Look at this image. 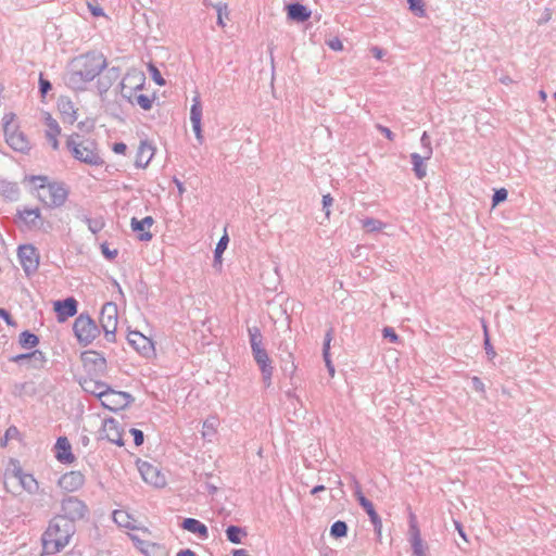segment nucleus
Wrapping results in <instances>:
<instances>
[{
    "instance_id": "f257e3e1",
    "label": "nucleus",
    "mask_w": 556,
    "mask_h": 556,
    "mask_svg": "<svg viewBox=\"0 0 556 556\" xmlns=\"http://www.w3.org/2000/svg\"><path fill=\"white\" fill-rule=\"evenodd\" d=\"M108 66L102 53L88 52L75 58L64 76L65 85L73 90H86L92 81Z\"/></svg>"
},
{
    "instance_id": "f03ea898",
    "label": "nucleus",
    "mask_w": 556,
    "mask_h": 556,
    "mask_svg": "<svg viewBox=\"0 0 556 556\" xmlns=\"http://www.w3.org/2000/svg\"><path fill=\"white\" fill-rule=\"evenodd\" d=\"M76 531V526L55 514L41 534L43 553L47 555L60 553L70 544Z\"/></svg>"
},
{
    "instance_id": "7ed1b4c3",
    "label": "nucleus",
    "mask_w": 556,
    "mask_h": 556,
    "mask_svg": "<svg viewBox=\"0 0 556 556\" xmlns=\"http://www.w3.org/2000/svg\"><path fill=\"white\" fill-rule=\"evenodd\" d=\"M33 193L48 208L61 207L65 204L70 190L62 181L50 180L48 176H29Z\"/></svg>"
},
{
    "instance_id": "20e7f679",
    "label": "nucleus",
    "mask_w": 556,
    "mask_h": 556,
    "mask_svg": "<svg viewBox=\"0 0 556 556\" xmlns=\"http://www.w3.org/2000/svg\"><path fill=\"white\" fill-rule=\"evenodd\" d=\"M80 138L79 134H73L66 140V148L73 157L88 165H102L103 160L98 153L97 143L91 139L80 140Z\"/></svg>"
},
{
    "instance_id": "39448f33",
    "label": "nucleus",
    "mask_w": 556,
    "mask_h": 556,
    "mask_svg": "<svg viewBox=\"0 0 556 556\" xmlns=\"http://www.w3.org/2000/svg\"><path fill=\"white\" fill-rule=\"evenodd\" d=\"M56 515L76 526L77 522L89 518L90 509L78 496L64 495L60 501V510Z\"/></svg>"
},
{
    "instance_id": "423d86ee",
    "label": "nucleus",
    "mask_w": 556,
    "mask_h": 556,
    "mask_svg": "<svg viewBox=\"0 0 556 556\" xmlns=\"http://www.w3.org/2000/svg\"><path fill=\"white\" fill-rule=\"evenodd\" d=\"M14 223L22 231H48L51 228V224L45 220L38 207L18 208Z\"/></svg>"
},
{
    "instance_id": "0eeeda50",
    "label": "nucleus",
    "mask_w": 556,
    "mask_h": 556,
    "mask_svg": "<svg viewBox=\"0 0 556 556\" xmlns=\"http://www.w3.org/2000/svg\"><path fill=\"white\" fill-rule=\"evenodd\" d=\"M74 334L80 345L87 346L100 334V327L88 314H80L73 324Z\"/></svg>"
},
{
    "instance_id": "6e6552de",
    "label": "nucleus",
    "mask_w": 556,
    "mask_h": 556,
    "mask_svg": "<svg viewBox=\"0 0 556 556\" xmlns=\"http://www.w3.org/2000/svg\"><path fill=\"white\" fill-rule=\"evenodd\" d=\"M118 308L113 302H106L103 304L100 312V326L104 332V338L108 342L115 341V333L117 329Z\"/></svg>"
},
{
    "instance_id": "1a4fd4ad",
    "label": "nucleus",
    "mask_w": 556,
    "mask_h": 556,
    "mask_svg": "<svg viewBox=\"0 0 556 556\" xmlns=\"http://www.w3.org/2000/svg\"><path fill=\"white\" fill-rule=\"evenodd\" d=\"M99 394L102 405L112 412L124 409L135 401L130 393L115 391L111 387L105 388L104 391H99Z\"/></svg>"
},
{
    "instance_id": "9d476101",
    "label": "nucleus",
    "mask_w": 556,
    "mask_h": 556,
    "mask_svg": "<svg viewBox=\"0 0 556 556\" xmlns=\"http://www.w3.org/2000/svg\"><path fill=\"white\" fill-rule=\"evenodd\" d=\"M17 256L27 276H30L37 271L39 266V253L34 245H21L17 250Z\"/></svg>"
},
{
    "instance_id": "9b49d317",
    "label": "nucleus",
    "mask_w": 556,
    "mask_h": 556,
    "mask_svg": "<svg viewBox=\"0 0 556 556\" xmlns=\"http://www.w3.org/2000/svg\"><path fill=\"white\" fill-rule=\"evenodd\" d=\"M128 343L143 357L150 358L155 355L153 341L139 331H129Z\"/></svg>"
},
{
    "instance_id": "f8f14e48",
    "label": "nucleus",
    "mask_w": 556,
    "mask_h": 556,
    "mask_svg": "<svg viewBox=\"0 0 556 556\" xmlns=\"http://www.w3.org/2000/svg\"><path fill=\"white\" fill-rule=\"evenodd\" d=\"M253 358L258 366L261 374H262V380L266 388H268L271 384V377L274 374V367L271 365V359L269 358V355L266 351V349H261L257 351L252 352Z\"/></svg>"
},
{
    "instance_id": "ddd939ff",
    "label": "nucleus",
    "mask_w": 556,
    "mask_h": 556,
    "mask_svg": "<svg viewBox=\"0 0 556 556\" xmlns=\"http://www.w3.org/2000/svg\"><path fill=\"white\" fill-rule=\"evenodd\" d=\"M142 479L154 486L161 488L166 483L165 476L161 473L159 468L148 462H141L138 465Z\"/></svg>"
},
{
    "instance_id": "4468645a",
    "label": "nucleus",
    "mask_w": 556,
    "mask_h": 556,
    "mask_svg": "<svg viewBox=\"0 0 556 556\" xmlns=\"http://www.w3.org/2000/svg\"><path fill=\"white\" fill-rule=\"evenodd\" d=\"M85 480V476L80 471L73 470L61 476L58 484L62 490L72 493L81 489Z\"/></svg>"
},
{
    "instance_id": "2eb2a0df",
    "label": "nucleus",
    "mask_w": 556,
    "mask_h": 556,
    "mask_svg": "<svg viewBox=\"0 0 556 556\" xmlns=\"http://www.w3.org/2000/svg\"><path fill=\"white\" fill-rule=\"evenodd\" d=\"M78 302L75 298L70 296L64 300L54 302V312L56 313L58 321L63 323L67 318L77 314Z\"/></svg>"
},
{
    "instance_id": "dca6fc26",
    "label": "nucleus",
    "mask_w": 556,
    "mask_h": 556,
    "mask_svg": "<svg viewBox=\"0 0 556 556\" xmlns=\"http://www.w3.org/2000/svg\"><path fill=\"white\" fill-rule=\"evenodd\" d=\"M12 473L20 481L22 488L29 494L37 493L39 489V483L35 479V477L31 473L24 472L17 460L12 462Z\"/></svg>"
},
{
    "instance_id": "f3484780",
    "label": "nucleus",
    "mask_w": 556,
    "mask_h": 556,
    "mask_svg": "<svg viewBox=\"0 0 556 556\" xmlns=\"http://www.w3.org/2000/svg\"><path fill=\"white\" fill-rule=\"evenodd\" d=\"M103 437L113 444L117 446H124L125 442L123 440V429L121 428L119 422L114 418H108L103 422L102 428Z\"/></svg>"
},
{
    "instance_id": "a211bd4d",
    "label": "nucleus",
    "mask_w": 556,
    "mask_h": 556,
    "mask_svg": "<svg viewBox=\"0 0 556 556\" xmlns=\"http://www.w3.org/2000/svg\"><path fill=\"white\" fill-rule=\"evenodd\" d=\"M7 143L17 152H28L30 150V142L23 131L14 128L4 132Z\"/></svg>"
},
{
    "instance_id": "6ab92c4d",
    "label": "nucleus",
    "mask_w": 556,
    "mask_h": 556,
    "mask_svg": "<svg viewBox=\"0 0 556 556\" xmlns=\"http://www.w3.org/2000/svg\"><path fill=\"white\" fill-rule=\"evenodd\" d=\"M190 121L192 124V129L194 131L195 138L199 144L204 142V137L202 135V104L199 97L193 98V103L190 109Z\"/></svg>"
},
{
    "instance_id": "aec40b11",
    "label": "nucleus",
    "mask_w": 556,
    "mask_h": 556,
    "mask_svg": "<svg viewBox=\"0 0 556 556\" xmlns=\"http://www.w3.org/2000/svg\"><path fill=\"white\" fill-rule=\"evenodd\" d=\"M121 71L118 67H105L97 80V88L100 94H104L113 86V84L119 78Z\"/></svg>"
},
{
    "instance_id": "412c9836",
    "label": "nucleus",
    "mask_w": 556,
    "mask_h": 556,
    "mask_svg": "<svg viewBox=\"0 0 556 556\" xmlns=\"http://www.w3.org/2000/svg\"><path fill=\"white\" fill-rule=\"evenodd\" d=\"M55 458L61 464H72L75 460V456L72 452V446L66 437L58 438L55 445Z\"/></svg>"
},
{
    "instance_id": "4be33fe9",
    "label": "nucleus",
    "mask_w": 556,
    "mask_h": 556,
    "mask_svg": "<svg viewBox=\"0 0 556 556\" xmlns=\"http://www.w3.org/2000/svg\"><path fill=\"white\" fill-rule=\"evenodd\" d=\"M153 224L154 219L152 216H146L142 219L132 217L130 220L131 230L138 235L140 241H150L152 239V233L146 229L150 228Z\"/></svg>"
},
{
    "instance_id": "5701e85b",
    "label": "nucleus",
    "mask_w": 556,
    "mask_h": 556,
    "mask_svg": "<svg viewBox=\"0 0 556 556\" xmlns=\"http://www.w3.org/2000/svg\"><path fill=\"white\" fill-rule=\"evenodd\" d=\"M154 147L148 140H141L137 150L135 165L138 168H146L154 155Z\"/></svg>"
},
{
    "instance_id": "b1692460",
    "label": "nucleus",
    "mask_w": 556,
    "mask_h": 556,
    "mask_svg": "<svg viewBox=\"0 0 556 556\" xmlns=\"http://www.w3.org/2000/svg\"><path fill=\"white\" fill-rule=\"evenodd\" d=\"M409 533H410V545L413 551V556H428L427 551L428 546L424 543L420 531L415 523H409Z\"/></svg>"
},
{
    "instance_id": "393cba45",
    "label": "nucleus",
    "mask_w": 556,
    "mask_h": 556,
    "mask_svg": "<svg viewBox=\"0 0 556 556\" xmlns=\"http://www.w3.org/2000/svg\"><path fill=\"white\" fill-rule=\"evenodd\" d=\"M311 10L299 2L290 3L287 5V16L289 20L303 23L311 17Z\"/></svg>"
},
{
    "instance_id": "a878e982",
    "label": "nucleus",
    "mask_w": 556,
    "mask_h": 556,
    "mask_svg": "<svg viewBox=\"0 0 556 556\" xmlns=\"http://www.w3.org/2000/svg\"><path fill=\"white\" fill-rule=\"evenodd\" d=\"M280 361L283 364V370L293 372L296 369L294 364L293 349L287 341H281L278 345Z\"/></svg>"
},
{
    "instance_id": "bb28decb",
    "label": "nucleus",
    "mask_w": 556,
    "mask_h": 556,
    "mask_svg": "<svg viewBox=\"0 0 556 556\" xmlns=\"http://www.w3.org/2000/svg\"><path fill=\"white\" fill-rule=\"evenodd\" d=\"M180 526L184 530L198 535L201 540H206L208 538L207 527L198 519L185 518Z\"/></svg>"
},
{
    "instance_id": "cd10ccee",
    "label": "nucleus",
    "mask_w": 556,
    "mask_h": 556,
    "mask_svg": "<svg viewBox=\"0 0 556 556\" xmlns=\"http://www.w3.org/2000/svg\"><path fill=\"white\" fill-rule=\"evenodd\" d=\"M58 110L61 114L62 122L67 124H74L77 119V111L74 103L68 99H60L58 102Z\"/></svg>"
},
{
    "instance_id": "c85d7f7f",
    "label": "nucleus",
    "mask_w": 556,
    "mask_h": 556,
    "mask_svg": "<svg viewBox=\"0 0 556 556\" xmlns=\"http://www.w3.org/2000/svg\"><path fill=\"white\" fill-rule=\"evenodd\" d=\"M20 187L17 182L0 180V194L11 202L17 201L20 198Z\"/></svg>"
},
{
    "instance_id": "c756f323",
    "label": "nucleus",
    "mask_w": 556,
    "mask_h": 556,
    "mask_svg": "<svg viewBox=\"0 0 556 556\" xmlns=\"http://www.w3.org/2000/svg\"><path fill=\"white\" fill-rule=\"evenodd\" d=\"M355 496L361 507L367 513L369 519H378L379 515L377 514L374 504L363 494L358 484L356 485Z\"/></svg>"
},
{
    "instance_id": "7c9ffc66",
    "label": "nucleus",
    "mask_w": 556,
    "mask_h": 556,
    "mask_svg": "<svg viewBox=\"0 0 556 556\" xmlns=\"http://www.w3.org/2000/svg\"><path fill=\"white\" fill-rule=\"evenodd\" d=\"M425 160V155H420L419 153L414 152L410 154L413 170L415 176L420 180L427 176V166L424 163Z\"/></svg>"
},
{
    "instance_id": "2f4dec72",
    "label": "nucleus",
    "mask_w": 556,
    "mask_h": 556,
    "mask_svg": "<svg viewBox=\"0 0 556 556\" xmlns=\"http://www.w3.org/2000/svg\"><path fill=\"white\" fill-rule=\"evenodd\" d=\"M84 361L86 363H91L97 371H104L106 368L105 358L98 352L89 351L84 354Z\"/></svg>"
},
{
    "instance_id": "473e14b6",
    "label": "nucleus",
    "mask_w": 556,
    "mask_h": 556,
    "mask_svg": "<svg viewBox=\"0 0 556 556\" xmlns=\"http://www.w3.org/2000/svg\"><path fill=\"white\" fill-rule=\"evenodd\" d=\"M218 419L211 417L204 420L202 426V437L207 441H212L217 433Z\"/></svg>"
},
{
    "instance_id": "72a5a7b5",
    "label": "nucleus",
    "mask_w": 556,
    "mask_h": 556,
    "mask_svg": "<svg viewBox=\"0 0 556 556\" xmlns=\"http://www.w3.org/2000/svg\"><path fill=\"white\" fill-rule=\"evenodd\" d=\"M248 533L244 528L238 526H228L226 529L227 540L233 544H241L242 538L247 536Z\"/></svg>"
},
{
    "instance_id": "f704fd0d",
    "label": "nucleus",
    "mask_w": 556,
    "mask_h": 556,
    "mask_svg": "<svg viewBox=\"0 0 556 556\" xmlns=\"http://www.w3.org/2000/svg\"><path fill=\"white\" fill-rule=\"evenodd\" d=\"M18 343L23 349H34L39 344V338L35 333L25 330L18 336Z\"/></svg>"
},
{
    "instance_id": "c9c22d12",
    "label": "nucleus",
    "mask_w": 556,
    "mask_h": 556,
    "mask_svg": "<svg viewBox=\"0 0 556 556\" xmlns=\"http://www.w3.org/2000/svg\"><path fill=\"white\" fill-rule=\"evenodd\" d=\"M249 332V341L251 345V351H257L264 349L263 346V336L258 327L248 328Z\"/></svg>"
},
{
    "instance_id": "e433bc0d",
    "label": "nucleus",
    "mask_w": 556,
    "mask_h": 556,
    "mask_svg": "<svg viewBox=\"0 0 556 556\" xmlns=\"http://www.w3.org/2000/svg\"><path fill=\"white\" fill-rule=\"evenodd\" d=\"M47 363L45 353L40 350H34L29 352L28 366L34 369H42Z\"/></svg>"
},
{
    "instance_id": "4c0bfd02",
    "label": "nucleus",
    "mask_w": 556,
    "mask_h": 556,
    "mask_svg": "<svg viewBox=\"0 0 556 556\" xmlns=\"http://www.w3.org/2000/svg\"><path fill=\"white\" fill-rule=\"evenodd\" d=\"M36 389L33 382H18L13 386L12 394L17 397H22L25 394L34 395Z\"/></svg>"
},
{
    "instance_id": "58836bf2",
    "label": "nucleus",
    "mask_w": 556,
    "mask_h": 556,
    "mask_svg": "<svg viewBox=\"0 0 556 556\" xmlns=\"http://www.w3.org/2000/svg\"><path fill=\"white\" fill-rule=\"evenodd\" d=\"M131 517L124 510H114L113 513V520L116 525L119 527H124L127 529H137L135 525L130 521Z\"/></svg>"
},
{
    "instance_id": "ea45409f",
    "label": "nucleus",
    "mask_w": 556,
    "mask_h": 556,
    "mask_svg": "<svg viewBox=\"0 0 556 556\" xmlns=\"http://www.w3.org/2000/svg\"><path fill=\"white\" fill-rule=\"evenodd\" d=\"M349 527L345 521L337 520L330 527V535L333 539H341L348 535Z\"/></svg>"
},
{
    "instance_id": "a19ab883",
    "label": "nucleus",
    "mask_w": 556,
    "mask_h": 556,
    "mask_svg": "<svg viewBox=\"0 0 556 556\" xmlns=\"http://www.w3.org/2000/svg\"><path fill=\"white\" fill-rule=\"evenodd\" d=\"M228 242V235L224 233V236L219 239L214 250V266H216L217 264H222V255L224 251L227 249Z\"/></svg>"
},
{
    "instance_id": "79ce46f5",
    "label": "nucleus",
    "mask_w": 556,
    "mask_h": 556,
    "mask_svg": "<svg viewBox=\"0 0 556 556\" xmlns=\"http://www.w3.org/2000/svg\"><path fill=\"white\" fill-rule=\"evenodd\" d=\"M110 386H108L105 382H101V381H85V383L83 384V388L86 392H90L91 394L98 396L100 399V394H99V391H104L105 388H109Z\"/></svg>"
},
{
    "instance_id": "37998d69",
    "label": "nucleus",
    "mask_w": 556,
    "mask_h": 556,
    "mask_svg": "<svg viewBox=\"0 0 556 556\" xmlns=\"http://www.w3.org/2000/svg\"><path fill=\"white\" fill-rule=\"evenodd\" d=\"M362 226L366 231L375 232L382 230L384 223L372 217H366L362 220Z\"/></svg>"
},
{
    "instance_id": "c03bdc74",
    "label": "nucleus",
    "mask_w": 556,
    "mask_h": 556,
    "mask_svg": "<svg viewBox=\"0 0 556 556\" xmlns=\"http://www.w3.org/2000/svg\"><path fill=\"white\" fill-rule=\"evenodd\" d=\"M45 124L47 126L46 137H53V135L61 134V127L59 123L50 114H47Z\"/></svg>"
},
{
    "instance_id": "a18cd8bd",
    "label": "nucleus",
    "mask_w": 556,
    "mask_h": 556,
    "mask_svg": "<svg viewBox=\"0 0 556 556\" xmlns=\"http://www.w3.org/2000/svg\"><path fill=\"white\" fill-rule=\"evenodd\" d=\"M143 555H146V556H165L166 548L164 545H162L160 543L150 542V544L147 545V549L143 551Z\"/></svg>"
},
{
    "instance_id": "49530a36",
    "label": "nucleus",
    "mask_w": 556,
    "mask_h": 556,
    "mask_svg": "<svg viewBox=\"0 0 556 556\" xmlns=\"http://www.w3.org/2000/svg\"><path fill=\"white\" fill-rule=\"evenodd\" d=\"M217 13V25L220 27H225L224 16L228 17V5L225 2H218L216 4H211Z\"/></svg>"
},
{
    "instance_id": "de8ad7c7",
    "label": "nucleus",
    "mask_w": 556,
    "mask_h": 556,
    "mask_svg": "<svg viewBox=\"0 0 556 556\" xmlns=\"http://www.w3.org/2000/svg\"><path fill=\"white\" fill-rule=\"evenodd\" d=\"M408 3L409 10L418 17H424L426 15L425 2L424 0H406Z\"/></svg>"
},
{
    "instance_id": "09e8293b",
    "label": "nucleus",
    "mask_w": 556,
    "mask_h": 556,
    "mask_svg": "<svg viewBox=\"0 0 556 556\" xmlns=\"http://www.w3.org/2000/svg\"><path fill=\"white\" fill-rule=\"evenodd\" d=\"M85 222L92 233L100 232L104 227V222L100 217H85Z\"/></svg>"
},
{
    "instance_id": "8fccbe9b",
    "label": "nucleus",
    "mask_w": 556,
    "mask_h": 556,
    "mask_svg": "<svg viewBox=\"0 0 556 556\" xmlns=\"http://www.w3.org/2000/svg\"><path fill=\"white\" fill-rule=\"evenodd\" d=\"M483 331H484L483 345H484L485 353H486L489 359H493L496 356V352H495L493 345L491 344L486 325H483Z\"/></svg>"
},
{
    "instance_id": "3c124183",
    "label": "nucleus",
    "mask_w": 556,
    "mask_h": 556,
    "mask_svg": "<svg viewBox=\"0 0 556 556\" xmlns=\"http://www.w3.org/2000/svg\"><path fill=\"white\" fill-rule=\"evenodd\" d=\"M332 339H333V328H330L325 334L324 344H323V358H327L330 356V343H331Z\"/></svg>"
},
{
    "instance_id": "603ef678",
    "label": "nucleus",
    "mask_w": 556,
    "mask_h": 556,
    "mask_svg": "<svg viewBox=\"0 0 556 556\" xmlns=\"http://www.w3.org/2000/svg\"><path fill=\"white\" fill-rule=\"evenodd\" d=\"M135 102L144 111H149L152 108L153 100L147 94H138L135 97Z\"/></svg>"
},
{
    "instance_id": "864d4df0",
    "label": "nucleus",
    "mask_w": 556,
    "mask_h": 556,
    "mask_svg": "<svg viewBox=\"0 0 556 556\" xmlns=\"http://www.w3.org/2000/svg\"><path fill=\"white\" fill-rule=\"evenodd\" d=\"M420 143L422 148L425 149V159H430L432 155V147H431V140L430 137L426 131L421 135Z\"/></svg>"
},
{
    "instance_id": "5fc2aeb1",
    "label": "nucleus",
    "mask_w": 556,
    "mask_h": 556,
    "mask_svg": "<svg viewBox=\"0 0 556 556\" xmlns=\"http://www.w3.org/2000/svg\"><path fill=\"white\" fill-rule=\"evenodd\" d=\"M39 92L41 97H46L47 93L52 89V84L49 79L45 78L42 74L39 76Z\"/></svg>"
},
{
    "instance_id": "6e6d98bb",
    "label": "nucleus",
    "mask_w": 556,
    "mask_h": 556,
    "mask_svg": "<svg viewBox=\"0 0 556 556\" xmlns=\"http://www.w3.org/2000/svg\"><path fill=\"white\" fill-rule=\"evenodd\" d=\"M508 197V192L505 188H501L495 190L493 197H492V204L493 206L504 202Z\"/></svg>"
},
{
    "instance_id": "4d7b16f0",
    "label": "nucleus",
    "mask_w": 556,
    "mask_h": 556,
    "mask_svg": "<svg viewBox=\"0 0 556 556\" xmlns=\"http://www.w3.org/2000/svg\"><path fill=\"white\" fill-rule=\"evenodd\" d=\"M382 336L384 339H388L392 343L400 342V337L397 336V333L394 331V329L392 327H384L382 329Z\"/></svg>"
},
{
    "instance_id": "13d9d810",
    "label": "nucleus",
    "mask_w": 556,
    "mask_h": 556,
    "mask_svg": "<svg viewBox=\"0 0 556 556\" xmlns=\"http://www.w3.org/2000/svg\"><path fill=\"white\" fill-rule=\"evenodd\" d=\"M149 70H150L152 79L154 80V83L156 85L164 86L166 84L165 79L161 75L160 71L153 64H150Z\"/></svg>"
},
{
    "instance_id": "bf43d9fd",
    "label": "nucleus",
    "mask_w": 556,
    "mask_h": 556,
    "mask_svg": "<svg viewBox=\"0 0 556 556\" xmlns=\"http://www.w3.org/2000/svg\"><path fill=\"white\" fill-rule=\"evenodd\" d=\"M377 130L382 134L388 140L394 141L395 140V134L388 127L377 124L376 125Z\"/></svg>"
},
{
    "instance_id": "052dcab7",
    "label": "nucleus",
    "mask_w": 556,
    "mask_h": 556,
    "mask_svg": "<svg viewBox=\"0 0 556 556\" xmlns=\"http://www.w3.org/2000/svg\"><path fill=\"white\" fill-rule=\"evenodd\" d=\"M130 433L134 437V442L136 446H140L143 444L144 441V434L141 430L131 428Z\"/></svg>"
},
{
    "instance_id": "680f3d73",
    "label": "nucleus",
    "mask_w": 556,
    "mask_h": 556,
    "mask_svg": "<svg viewBox=\"0 0 556 556\" xmlns=\"http://www.w3.org/2000/svg\"><path fill=\"white\" fill-rule=\"evenodd\" d=\"M14 116L15 115L13 113H8L3 116L2 122H3V131L4 132L14 129V126L12 125Z\"/></svg>"
},
{
    "instance_id": "e2e57ef3",
    "label": "nucleus",
    "mask_w": 556,
    "mask_h": 556,
    "mask_svg": "<svg viewBox=\"0 0 556 556\" xmlns=\"http://www.w3.org/2000/svg\"><path fill=\"white\" fill-rule=\"evenodd\" d=\"M101 251L105 258H108L109 261L114 260L118 254L117 250H110L106 244L101 245Z\"/></svg>"
},
{
    "instance_id": "0e129e2a",
    "label": "nucleus",
    "mask_w": 556,
    "mask_h": 556,
    "mask_svg": "<svg viewBox=\"0 0 556 556\" xmlns=\"http://www.w3.org/2000/svg\"><path fill=\"white\" fill-rule=\"evenodd\" d=\"M332 202H333V199L329 193L323 195V208H324L327 217L330 215L329 207L332 205Z\"/></svg>"
},
{
    "instance_id": "69168bd1",
    "label": "nucleus",
    "mask_w": 556,
    "mask_h": 556,
    "mask_svg": "<svg viewBox=\"0 0 556 556\" xmlns=\"http://www.w3.org/2000/svg\"><path fill=\"white\" fill-rule=\"evenodd\" d=\"M327 43L328 47L333 51H341L343 49L342 41L337 37L330 39Z\"/></svg>"
},
{
    "instance_id": "338daca9",
    "label": "nucleus",
    "mask_w": 556,
    "mask_h": 556,
    "mask_svg": "<svg viewBox=\"0 0 556 556\" xmlns=\"http://www.w3.org/2000/svg\"><path fill=\"white\" fill-rule=\"evenodd\" d=\"M88 5V9L90 10L91 14L96 17H99V16H103L104 15V11L101 7L99 5H93L92 3L88 2L87 3Z\"/></svg>"
},
{
    "instance_id": "774afa93",
    "label": "nucleus",
    "mask_w": 556,
    "mask_h": 556,
    "mask_svg": "<svg viewBox=\"0 0 556 556\" xmlns=\"http://www.w3.org/2000/svg\"><path fill=\"white\" fill-rule=\"evenodd\" d=\"M472 388L478 392H484V383L479 377L471 378Z\"/></svg>"
}]
</instances>
